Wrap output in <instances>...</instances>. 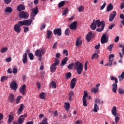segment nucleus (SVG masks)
I'll list each match as a JSON object with an SVG mask.
<instances>
[{
	"mask_svg": "<svg viewBox=\"0 0 124 124\" xmlns=\"http://www.w3.org/2000/svg\"><path fill=\"white\" fill-rule=\"evenodd\" d=\"M73 66H74L75 69L77 70V72L78 75H81L82 73V71H83V69L84 68V66H83V64L80 62L79 61H77L74 63H70L68 65V69H72L73 68Z\"/></svg>",
	"mask_w": 124,
	"mask_h": 124,
	"instance_id": "obj_1",
	"label": "nucleus"
},
{
	"mask_svg": "<svg viewBox=\"0 0 124 124\" xmlns=\"http://www.w3.org/2000/svg\"><path fill=\"white\" fill-rule=\"evenodd\" d=\"M110 79L111 81H115V83H114L112 85V91L114 93H117V90H118V78L115 77L110 76Z\"/></svg>",
	"mask_w": 124,
	"mask_h": 124,
	"instance_id": "obj_2",
	"label": "nucleus"
},
{
	"mask_svg": "<svg viewBox=\"0 0 124 124\" xmlns=\"http://www.w3.org/2000/svg\"><path fill=\"white\" fill-rule=\"evenodd\" d=\"M60 64V61L59 59L55 58V62L53 63H52L50 66V72L51 73H54L55 71L57 70V66Z\"/></svg>",
	"mask_w": 124,
	"mask_h": 124,
	"instance_id": "obj_3",
	"label": "nucleus"
},
{
	"mask_svg": "<svg viewBox=\"0 0 124 124\" xmlns=\"http://www.w3.org/2000/svg\"><path fill=\"white\" fill-rule=\"evenodd\" d=\"M97 24L98 28H100V26H101V28H97L96 29V31H98V32L103 31L105 27V22H104V21H102L100 22V20L99 19H97Z\"/></svg>",
	"mask_w": 124,
	"mask_h": 124,
	"instance_id": "obj_4",
	"label": "nucleus"
},
{
	"mask_svg": "<svg viewBox=\"0 0 124 124\" xmlns=\"http://www.w3.org/2000/svg\"><path fill=\"white\" fill-rule=\"evenodd\" d=\"M32 20H34V18L33 17H31V19L28 20H24L23 21H19L20 22V24L23 26H27L29 27V26H31V23H32Z\"/></svg>",
	"mask_w": 124,
	"mask_h": 124,
	"instance_id": "obj_5",
	"label": "nucleus"
},
{
	"mask_svg": "<svg viewBox=\"0 0 124 124\" xmlns=\"http://www.w3.org/2000/svg\"><path fill=\"white\" fill-rule=\"evenodd\" d=\"M112 114L115 117V123L118 124V122L120 121V117H119V114L117 113V107H113L111 109Z\"/></svg>",
	"mask_w": 124,
	"mask_h": 124,
	"instance_id": "obj_6",
	"label": "nucleus"
},
{
	"mask_svg": "<svg viewBox=\"0 0 124 124\" xmlns=\"http://www.w3.org/2000/svg\"><path fill=\"white\" fill-rule=\"evenodd\" d=\"M21 27H23V25H21L20 21H18L17 24L14 25V30L16 32L20 33L21 32Z\"/></svg>",
	"mask_w": 124,
	"mask_h": 124,
	"instance_id": "obj_7",
	"label": "nucleus"
},
{
	"mask_svg": "<svg viewBox=\"0 0 124 124\" xmlns=\"http://www.w3.org/2000/svg\"><path fill=\"white\" fill-rule=\"evenodd\" d=\"M19 18L22 19H29V13L26 12L22 11L20 12L18 15Z\"/></svg>",
	"mask_w": 124,
	"mask_h": 124,
	"instance_id": "obj_8",
	"label": "nucleus"
},
{
	"mask_svg": "<svg viewBox=\"0 0 124 124\" xmlns=\"http://www.w3.org/2000/svg\"><path fill=\"white\" fill-rule=\"evenodd\" d=\"M88 92L87 91H84V95L82 98V101H83V105L85 107H87L88 106V105L87 104V100L86 99V97H88Z\"/></svg>",
	"mask_w": 124,
	"mask_h": 124,
	"instance_id": "obj_9",
	"label": "nucleus"
},
{
	"mask_svg": "<svg viewBox=\"0 0 124 124\" xmlns=\"http://www.w3.org/2000/svg\"><path fill=\"white\" fill-rule=\"evenodd\" d=\"M115 58V55L114 54H110L108 57L109 61L106 65L108 66H112V63L113 62V61H114V58Z\"/></svg>",
	"mask_w": 124,
	"mask_h": 124,
	"instance_id": "obj_10",
	"label": "nucleus"
},
{
	"mask_svg": "<svg viewBox=\"0 0 124 124\" xmlns=\"http://www.w3.org/2000/svg\"><path fill=\"white\" fill-rule=\"evenodd\" d=\"M45 50L44 49H37L35 53V55L36 57H39V58H41L42 57V55L45 53Z\"/></svg>",
	"mask_w": 124,
	"mask_h": 124,
	"instance_id": "obj_11",
	"label": "nucleus"
},
{
	"mask_svg": "<svg viewBox=\"0 0 124 124\" xmlns=\"http://www.w3.org/2000/svg\"><path fill=\"white\" fill-rule=\"evenodd\" d=\"M86 40L88 42H90L92 39H93L94 38V34H93V32L92 31H90L87 35L86 37Z\"/></svg>",
	"mask_w": 124,
	"mask_h": 124,
	"instance_id": "obj_12",
	"label": "nucleus"
},
{
	"mask_svg": "<svg viewBox=\"0 0 124 124\" xmlns=\"http://www.w3.org/2000/svg\"><path fill=\"white\" fill-rule=\"evenodd\" d=\"M25 118H27V114L21 115L18 120V124H23Z\"/></svg>",
	"mask_w": 124,
	"mask_h": 124,
	"instance_id": "obj_13",
	"label": "nucleus"
},
{
	"mask_svg": "<svg viewBox=\"0 0 124 124\" xmlns=\"http://www.w3.org/2000/svg\"><path fill=\"white\" fill-rule=\"evenodd\" d=\"M108 42V38L106 36V34H103L101 38V43L102 44H104L105 43H107Z\"/></svg>",
	"mask_w": 124,
	"mask_h": 124,
	"instance_id": "obj_14",
	"label": "nucleus"
},
{
	"mask_svg": "<svg viewBox=\"0 0 124 124\" xmlns=\"http://www.w3.org/2000/svg\"><path fill=\"white\" fill-rule=\"evenodd\" d=\"M26 88L27 86L25 84H24L21 86L20 88L19 89V91L22 95H25V93H26Z\"/></svg>",
	"mask_w": 124,
	"mask_h": 124,
	"instance_id": "obj_15",
	"label": "nucleus"
},
{
	"mask_svg": "<svg viewBox=\"0 0 124 124\" xmlns=\"http://www.w3.org/2000/svg\"><path fill=\"white\" fill-rule=\"evenodd\" d=\"M10 87L12 90H14V91H16L18 88V85L15 81H13L10 84Z\"/></svg>",
	"mask_w": 124,
	"mask_h": 124,
	"instance_id": "obj_16",
	"label": "nucleus"
},
{
	"mask_svg": "<svg viewBox=\"0 0 124 124\" xmlns=\"http://www.w3.org/2000/svg\"><path fill=\"white\" fill-rule=\"evenodd\" d=\"M54 34L55 35H58V36H61L62 35V29L61 28H58L54 29L53 30Z\"/></svg>",
	"mask_w": 124,
	"mask_h": 124,
	"instance_id": "obj_17",
	"label": "nucleus"
},
{
	"mask_svg": "<svg viewBox=\"0 0 124 124\" xmlns=\"http://www.w3.org/2000/svg\"><path fill=\"white\" fill-rule=\"evenodd\" d=\"M15 100V95H14V94L12 93L10 94L8 98V101H9V102L12 103L14 102Z\"/></svg>",
	"mask_w": 124,
	"mask_h": 124,
	"instance_id": "obj_18",
	"label": "nucleus"
},
{
	"mask_svg": "<svg viewBox=\"0 0 124 124\" xmlns=\"http://www.w3.org/2000/svg\"><path fill=\"white\" fill-rule=\"evenodd\" d=\"M117 15V12L113 11L112 13L110 14L109 15V22H112L115 19V17Z\"/></svg>",
	"mask_w": 124,
	"mask_h": 124,
	"instance_id": "obj_19",
	"label": "nucleus"
},
{
	"mask_svg": "<svg viewBox=\"0 0 124 124\" xmlns=\"http://www.w3.org/2000/svg\"><path fill=\"white\" fill-rule=\"evenodd\" d=\"M96 26L97 27V20H93L91 25V28L93 31H94L96 29Z\"/></svg>",
	"mask_w": 124,
	"mask_h": 124,
	"instance_id": "obj_20",
	"label": "nucleus"
},
{
	"mask_svg": "<svg viewBox=\"0 0 124 124\" xmlns=\"http://www.w3.org/2000/svg\"><path fill=\"white\" fill-rule=\"evenodd\" d=\"M25 9H26V7L23 4H20L17 7V10L19 12H21L23 10H25Z\"/></svg>",
	"mask_w": 124,
	"mask_h": 124,
	"instance_id": "obj_21",
	"label": "nucleus"
},
{
	"mask_svg": "<svg viewBox=\"0 0 124 124\" xmlns=\"http://www.w3.org/2000/svg\"><path fill=\"white\" fill-rule=\"evenodd\" d=\"M69 28L72 30L77 29V21L73 22L71 25H69Z\"/></svg>",
	"mask_w": 124,
	"mask_h": 124,
	"instance_id": "obj_22",
	"label": "nucleus"
},
{
	"mask_svg": "<svg viewBox=\"0 0 124 124\" xmlns=\"http://www.w3.org/2000/svg\"><path fill=\"white\" fill-rule=\"evenodd\" d=\"M76 78H73L70 82V88L71 89H74L75 88V86L76 85Z\"/></svg>",
	"mask_w": 124,
	"mask_h": 124,
	"instance_id": "obj_23",
	"label": "nucleus"
},
{
	"mask_svg": "<svg viewBox=\"0 0 124 124\" xmlns=\"http://www.w3.org/2000/svg\"><path fill=\"white\" fill-rule=\"evenodd\" d=\"M38 13V8L36 7L32 9V13L31 14V17H35L36 15Z\"/></svg>",
	"mask_w": 124,
	"mask_h": 124,
	"instance_id": "obj_24",
	"label": "nucleus"
},
{
	"mask_svg": "<svg viewBox=\"0 0 124 124\" xmlns=\"http://www.w3.org/2000/svg\"><path fill=\"white\" fill-rule=\"evenodd\" d=\"M47 39H52V31L51 30L46 31V37Z\"/></svg>",
	"mask_w": 124,
	"mask_h": 124,
	"instance_id": "obj_25",
	"label": "nucleus"
},
{
	"mask_svg": "<svg viewBox=\"0 0 124 124\" xmlns=\"http://www.w3.org/2000/svg\"><path fill=\"white\" fill-rule=\"evenodd\" d=\"M67 61H68V58L67 57L64 58V59L61 61V66L65 65V64H66V62H67Z\"/></svg>",
	"mask_w": 124,
	"mask_h": 124,
	"instance_id": "obj_26",
	"label": "nucleus"
},
{
	"mask_svg": "<svg viewBox=\"0 0 124 124\" xmlns=\"http://www.w3.org/2000/svg\"><path fill=\"white\" fill-rule=\"evenodd\" d=\"M14 120V116L9 115L8 119V124H11Z\"/></svg>",
	"mask_w": 124,
	"mask_h": 124,
	"instance_id": "obj_27",
	"label": "nucleus"
},
{
	"mask_svg": "<svg viewBox=\"0 0 124 124\" xmlns=\"http://www.w3.org/2000/svg\"><path fill=\"white\" fill-rule=\"evenodd\" d=\"M23 59H22V61L23 63L25 64L27 62H28V54L27 53H25L23 55Z\"/></svg>",
	"mask_w": 124,
	"mask_h": 124,
	"instance_id": "obj_28",
	"label": "nucleus"
},
{
	"mask_svg": "<svg viewBox=\"0 0 124 124\" xmlns=\"http://www.w3.org/2000/svg\"><path fill=\"white\" fill-rule=\"evenodd\" d=\"M23 109H24V105L23 104H21L17 111L18 115H21V113L23 112Z\"/></svg>",
	"mask_w": 124,
	"mask_h": 124,
	"instance_id": "obj_29",
	"label": "nucleus"
},
{
	"mask_svg": "<svg viewBox=\"0 0 124 124\" xmlns=\"http://www.w3.org/2000/svg\"><path fill=\"white\" fill-rule=\"evenodd\" d=\"M82 40H81V38L79 37L77 39L76 43V46L78 47V46H80V45H82Z\"/></svg>",
	"mask_w": 124,
	"mask_h": 124,
	"instance_id": "obj_30",
	"label": "nucleus"
},
{
	"mask_svg": "<svg viewBox=\"0 0 124 124\" xmlns=\"http://www.w3.org/2000/svg\"><path fill=\"white\" fill-rule=\"evenodd\" d=\"M12 11H13V9L10 7H7L4 10V12L6 13H12Z\"/></svg>",
	"mask_w": 124,
	"mask_h": 124,
	"instance_id": "obj_31",
	"label": "nucleus"
},
{
	"mask_svg": "<svg viewBox=\"0 0 124 124\" xmlns=\"http://www.w3.org/2000/svg\"><path fill=\"white\" fill-rule=\"evenodd\" d=\"M113 8H114V7L113 6V5L111 3H110L108 5L107 9V12H109L111 11V10H113Z\"/></svg>",
	"mask_w": 124,
	"mask_h": 124,
	"instance_id": "obj_32",
	"label": "nucleus"
},
{
	"mask_svg": "<svg viewBox=\"0 0 124 124\" xmlns=\"http://www.w3.org/2000/svg\"><path fill=\"white\" fill-rule=\"evenodd\" d=\"M98 110H99V107L97 105V104L95 103L94 105L93 111L95 112V113H97Z\"/></svg>",
	"mask_w": 124,
	"mask_h": 124,
	"instance_id": "obj_33",
	"label": "nucleus"
},
{
	"mask_svg": "<svg viewBox=\"0 0 124 124\" xmlns=\"http://www.w3.org/2000/svg\"><path fill=\"white\" fill-rule=\"evenodd\" d=\"M65 109L66 110V111H68L69 109H70V104L69 103H65Z\"/></svg>",
	"mask_w": 124,
	"mask_h": 124,
	"instance_id": "obj_34",
	"label": "nucleus"
},
{
	"mask_svg": "<svg viewBox=\"0 0 124 124\" xmlns=\"http://www.w3.org/2000/svg\"><path fill=\"white\" fill-rule=\"evenodd\" d=\"M65 79H66V80L68 79H70L71 78V73L70 72H67L65 73Z\"/></svg>",
	"mask_w": 124,
	"mask_h": 124,
	"instance_id": "obj_35",
	"label": "nucleus"
},
{
	"mask_svg": "<svg viewBox=\"0 0 124 124\" xmlns=\"http://www.w3.org/2000/svg\"><path fill=\"white\" fill-rule=\"evenodd\" d=\"M74 95V92L73 91H70V92L69 93V101H71V98H72V97Z\"/></svg>",
	"mask_w": 124,
	"mask_h": 124,
	"instance_id": "obj_36",
	"label": "nucleus"
},
{
	"mask_svg": "<svg viewBox=\"0 0 124 124\" xmlns=\"http://www.w3.org/2000/svg\"><path fill=\"white\" fill-rule=\"evenodd\" d=\"M8 79V77L5 76H3L1 77V79H0V81L1 82H4V81H6Z\"/></svg>",
	"mask_w": 124,
	"mask_h": 124,
	"instance_id": "obj_37",
	"label": "nucleus"
},
{
	"mask_svg": "<svg viewBox=\"0 0 124 124\" xmlns=\"http://www.w3.org/2000/svg\"><path fill=\"white\" fill-rule=\"evenodd\" d=\"M52 87V88H54V89H56L57 88V84H56V82H55L54 81H52L51 83L50 84V87Z\"/></svg>",
	"mask_w": 124,
	"mask_h": 124,
	"instance_id": "obj_38",
	"label": "nucleus"
},
{
	"mask_svg": "<svg viewBox=\"0 0 124 124\" xmlns=\"http://www.w3.org/2000/svg\"><path fill=\"white\" fill-rule=\"evenodd\" d=\"M47 121L48 119H47V118H45L42 120V123H41L40 124H48V122H47Z\"/></svg>",
	"mask_w": 124,
	"mask_h": 124,
	"instance_id": "obj_39",
	"label": "nucleus"
},
{
	"mask_svg": "<svg viewBox=\"0 0 124 124\" xmlns=\"http://www.w3.org/2000/svg\"><path fill=\"white\" fill-rule=\"evenodd\" d=\"M94 59H98V54L96 53H95L93 54L92 56V60H93Z\"/></svg>",
	"mask_w": 124,
	"mask_h": 124,
	"instance_id": "obj_40",
	"label": "nucleus"
},
{
	"mask_svg": "<svg viewBox=\"0 0 124 124\" xmlns=\"http://www.w3.org/2000/svg\"><path fill=\"white\" fill-rule=\"evenodd\" d=\"M91 93H98V88H93L91 90Z\"/></svg>",
	"mask_w": 124,
	"mask_h": 124,
	"instance_id": "obj_41",
	"label": "nucleus"
},
{
	"mask_svg": "<svg viewBox=\"0 0 124 124\" xmlns=\"http://www.w3.org/2000/svg\"><path fill=\"white\" fill-rule=\"evenodd\" d=\"M7 50H8L7 47H2L0 50V52L2 53H5V52H7Z\"/></svg>",
	"mask_w": 124,
	"mask_h": 124,
	"instance_id": "obj_42",
	"label": "nucleus"
},
{
	"mask_svg": "<svg viewBox=\"0 0 124 124\" xmlns=\"http://www.w3.org/2000/svg\"><path fill=\"white\" fill-rule=\"evenodd\" d=\"M65 4V2L64 1H62L58 4L59 7H62Z\"/></svg>",
	"mask_w": 124,
	"mask_h": 124,
	"instance_id": "obj_43",
	"label": "nucleus"
},
{
	"mask_svg": "<svg viewBox=\"0 0 124 124\" xmlns=\"http://www.w3.org/2000/svg\"><path fill=\"white\" fill-rule=\"evenodd\" d=\"M44 95H45V93H40V98H41V99H45V96Z\"/></svg>",
	"mask_w": 124,
	"mask_h": 124,
	"instance_id": "obj_44",
	"label": "nucleus"
},
{
	"mask_svg": "<svg viewBox=\"0 0 124 124\" xmlns=\"http://www.w3.org/2000/svg\"><path fill=\"white\" fill-rule=\"evenodd\" d=\"M118 93L119 94H124V90L123 88H119L118 89Z\"/></svg>",
	"mask_w": 124,
	"mask_h": 124,
	"instance_id": "obj_45",
	"label": "nucleus"
},
{
	"mask_svg": "<svg viewBox=\"0 0 124 124\" xmlns=\"http://www.w3.org/2000/svg\"><path fill=\"white\" fill-rule=\"evenodd\" d=\"M29 57L31 60V61L33 60V59H34V57L33 56V54L31 53H29L28 54Z\"/></svg>",
	"mask_w": 124,
	"mask_h": 124,
	"instance_id": "obj_46",
	"label": "nucleus"
},
{
	"mask_svg": "<svg viewBox=\"0 0 124 124\" xmlns=\"http://www.w3.org/2000/svg\"><path fill=\"white\" fill-rule=\"evenodd\" d=\"M21 98H22V96H18L16 100V104H18V103H20V101L21 100Z\"/></svg>",
	"mask_w": 124,
	"mask_h": 124,
	"instance_id": "obj_47",
	"label": "nucleus"
},
{
	"mask_svg": "<svg viewBox=\"0 0 124 124\" xmlns=\"http://www.w3.org/2000/svg\"><path fill=\"white\" fill-rule=\"evenodd\" d=\"M69 33H70V30L69 29H66L65 31V34L67 36L69 35Z\"/></svg>",
	"mask_w": 124,
	"mask_h": 124,
	"instance_id": "obj_48",
	"label": "nucleus"
},
{
	"mask_svg": "<svg viewBox=\"0 0 124 124\" xmlns=\"http://www.w3.org/2000/svg\"><path fill=\"white\" fill-rule=\"evenodd\" d=\"M118 78L120 81H121V79H124V71L122 72L120 76H118Z\"/></svg>",
	"mask_w": 124,
	"mask_h": 124,
	"instance_id": "obj_49",
	"label": "nucleus"
},
{
	"mask_svg": "<svg viewBox=\"0 0 124 124\" xmlns=\"http://www.w3.org/2000/svg\"><path fill=\"white\" fill-rule=\"evenodd\" d=\"M78 9L79 12H82V11H83L84 10V6H80L79 7H78Z\"/></svg>",
	"mask_w": 124,
	"mask_h": 124,
	"instance_id": "obj_50",
	"label": "nucleus"
},
{
	"mask_svg": "<svg viewBox=\"0 0 124 124\" xmlns=\"http://www.w3.org/2000/svg\"><path fill=\"white\" fill-rule=\"evenodd\" d=\"M67 13H68V9L66 8L63 12L62 15H66Z\"/></svg>",
	"mask_w": 124,
	"mask_h": 124,
	"instance_id": "obj_51",
	"label": "nucleus"
},
{
	"mask_svg": "<svg viewBox=\"0 0 124 124\" xmlns=\"http://www.w3.org/2000/svg\"><path fill=\"white\" fill-rule=\"evenodd\" d=\"M3 119V114L1 113H0V124H2L3 122L1 121Z\"/></svg>",
	"mask_w": 124,
	"mask_h": 124,
	"instance_id": "obj_52",
	"label": "nucleus"
},
{
	"mask_svg": "<svg viewBox=\"0 0 124 124\" xmlns=\"http://www.w3.org/2000/svg\"><path fill=\"white\" fill-rule=\"evenodd\" d=\"M119 47L120 48H123L122 49V53H123V55H124V46H123L122 44H120L119 45Z\"/></svg>",
	"mask_w": 124,
	"mask_h": 124,
	"instance_id": "obj_53",
	"label": "nucleus"
},
{
	"mask_svg": "<svg viewBox=\"0 0 124 124\" xmlns=\"http://www.w3.org/2000/svg\"><path fill=\"white\" fill-rule=\"evenodd\" d=\"M113 46H114V44H111L109 45L108 47V50H109V51H112L113 49Z\"/></svg>",
	"mask_w": 124,
	"mask_h": 124,
	"instance_id": "obj_54",
	"label": "nucleus"
},
{
	"mask_svg": "<svg viewBox=\"0 0 124 124\" xmlns=\"http://www.w3.org/2000/svg\"><path fill=\"white\" fill-rule=\"evenodd\" d=\"M18 72V69L16 68H14L13 69V73L14 74H16Z\"/></svg>",
	"mask_w": 124,
	"mask_h": 124,
	"instance_id": "obj_55",
	"label": "nucleus"
},
{
	"mask_svg": "<svg viewBox=\"0 0 124 124\" xmlns=\"http://www.w3.org/2000/svg\"><path fill=\"white\" fill-rule=\"evenodd\" d=\"M12 60V58H11V57L7 58L5 59V61L7 62H10Z\"/></svg>",
	"mask_w": 124,
	"mask_h": 124,
	"instance_id": "obj_56",
	"label": "nucleus"
},
{
	"mask_svg": "<svg viewBox=\"0 0 124 124\" xmlns=\"http://www.w3.org/2000/svg\"><path fill=\"white\" fill-rule=\"evenodd\" d=\"M63 54L64 55H65V56H68V51H67V50L64 49L63 51Z\"/></svg>",
	"mask_w": 124,
	"mask_h": 124,
	"instance_id": "obj_57",
	"label": "nucleus"
},
{
	"mask_svg": "<svg viewBox=\"0 0 124 124\" xmlns=\"http://www.w3.org/2000/svg\"><path fill=\"white\" fill-rule=\"evenodd\" d=\"M87 64H88V61H86L85 63V66H84V69L85 71H87V70H88Z\"/></svg>",
	"mask_w": 124,
	"mask_h": 124,
	"instance_id": "obj_58",
	"label": "nucleus"
},
{
	"mask_svg": "<svg viewBox=\"0 0 124 124\" xmlns=\"http://www.w3.org/2000/svg\"><path fill=\"white\" fill-rule=\"evenodd\" d=\"M105 6H106V2H104L103 5L101 7L100 10H103L104 8H105Z\"/></svg>",
	"mask_w": 124,
	"mask_h": 124,
	"instance_id": "obj_59",
	"label": "nucleus"
},
{
	"mask_svg": "<svg viewBox=\"0 0 124 124\" xmlns=\"http://www.w3.org/2000/svg\"><path fill=\"white\" fill-rule=\"evenodd\" d=\"M12 0H4V3H5V4H9V3H10V2L12 1Z\"/></svg>",
	"mask_w": 124,
	"mask_h": 124,
	"instance_id": "obj_60",
	"label": "nucleus"
},
{
	"mask_svg": "<svg viewBox=\"0 0 124 124\" xmlns=\"http://www.w3.org/2000/svg\"><path fill=\"white\" fill-rule=\"evenodd\" d=\"M120 8L121 9H124V2H122L120 4Z\"/></svg>",
	"mask_w": 124,
	"mask_h": 124,
	"instance_id": "obj_61",
	"label": "nucleus"
},
{
	"mask_svg": "<svg viewBox=\"0 0 124 124\" xmlns=\"http://www.w3.org/2000/svg\"><path fill=\"white\" fill-rule=\"evenodd\" d=\"M95 49H96L97 50H98L99 48H100V44H98V45H96L94 46Z\"/></svg>",
	"mask_w": 124,
	"mask_h": 124,
	"instance_id": "obj_62",
	"label": "nucleus"
},
{
	"mask_svg": "<svg viewBox=\"0 0 124 124\" xmlns=\"http://www.w3.org/2000/svg\"><path fill=\"white\" fill-rule=\"evenodd\" d=\"M115 24H112L108 27V30H112L114 27H115Z\"/></svg>",
	"mask_w": 124,
	"mask_h": 124,
	"instance_id": "obj_63",
	"label": "nucleus"
},
{
	"mask_svg": "<svg viewBox=\"0 0 124 124\" xmlns=\"http://www.w3.org/2000/svg\"><path fill=\"white\" fill-rule=\"evenodd\" d=\"M24 29V32H27V31H29V27H23Z\"/></svg>",
	"mask_w": 124,
	"mask_h": 124,
	"instance_id": "obj_64",
	"label": "nucleus"
}]
</instances>
